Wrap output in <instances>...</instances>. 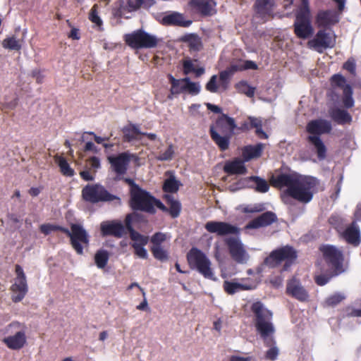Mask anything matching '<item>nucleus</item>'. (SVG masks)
I'll use <instances>...</instances> for the list:
<instances>
[{
	"mask_svg": "<svg viewBox=\"0 0 361 361\" xmlns=\"http://www.w3.org/2000/svg\"><path fill=\"white\" fill-rule=\"evenodd\" d=\"M270 182L276 188L286 187L285 195L303 204L312 200L317 184V180L314 177L286 173L273 175Z\"/></svg>",
	"mask_w": 361,
	"mask_h": 361,
	"instance_id": "nucleus-1",
	"label": "nucleus"
},
{
	"mask_svg": "<svg viewBox=\"0 0 361 361\" xmlns=\"http://www.w3.org/2000/svg\"><path fill=\"white\" fill-rule=\"evenodd\" d=\"M254 314V324L257 332L259 334L264 343L269 349L265 353V359L274 361L279 355V349L275 345L274 338L275 328L272 323L273 314L267 309L261 302H255L251 306Z\"/></svg>",
	"mask_w": 361,
	"mask_h": 361,
	"instance_id": "nucleus-2",
	"label": "nucleus"
},
{
	"mask_svg": "<svg viewBox=\"0 0 361 361\" xmlns=\"http://www.w3.org/2000/svg\"><path fill=\"white\" fill-rule=\"evenodd\" d=\"M129 206L133 211L154 214L156 208H163L164 204L147 190L139 188L130 195Z\"/></svg>",
	"mask_w": 361,
	"mask_h": 361,
	"instance_id": "nucleus-3",
	"label": "nucleus"
},
{
	"mask_svg": "<svg viewBox=\"0 0 361 361\" xmlns=\"http://www.w3.org/2000/svg\"><path fill=\"white\" fill-rule=\"evenodd\" d=\"M27 326L24 323L14 321L8 324L2 330L7 336L2 339L6 346L13 350H19L27 343Z\"/></svg>",
	"mask_w": 361,
	"mask_h": 361,
	"instance_id": "nucleus-4",
	"label": "nucleus"
},
{
	"mask_svg": "<svg viewBox=\"0 0 361 361\" xmlns=\"http://www.w3.org/2000/svg\"><path fill=\"white\" fill-rule=\"evenodd\" d=\"M293 30L295 36L299 39H306L312 36L314 28L311 22L308 0H302L301 6L295 13Z\"/></svg>",
	"mask_w": 361,
	"mask_h": 361,
	"instance_id": "nucleus-5",
	"label": "nucleus"
},
{
	"mask_svg": "<svg viewBox=\"0 0 361 361\" xmlns=\"http://www.w3.org/2000/svg\"><path fill=\"white\" fill-rule=\"evenodd\" d=\"M187 260L192 269H196L205 279L216 281L211 262L206 255L197 247H192L187 255Z\"/></svg>",
	"mask_w": 361,
	"mask_h": 361,
	"instance_id": "nucleus-6",
	"label": "nucleus"
},
{
	"mask_svg": "<svg viewBox=\"0 0 361 361\" xmlns=\"http://www.w3.org/2000/svg\"><path fill=\"white\" fill-rule=\"evenodd\" d=\"M81 196L83 201L90 204L107 202L121 199L118 196L110 193L106 188L100 183L87 184L82 188Z\"/></svg>",
	"mask_w": 361,
	"mask_h": 361,
	"instance_id": "nucleus-7",
	"label": "nucleus"
},
{
	"mask_svg": "<svg viewBox=\"0 0 361 361\" xmlns=\"http://www.w3.org/2000/svg\"><path fill=\"white\" fill-rule=\"evenodd\" d=\"M296 250L290 245L283 246L273 250L268 257L264 259L265 265L271 268L277 267L282 262H285L283 270L286 271L297 259Z\"/></svg>",
	"mask_w": 361,
	"mask_h": 361,
	"instance_id": "nucleus-8",
	"label": "nucleus"
},
{
	"mask_svg": "<svg viewBox=\"0 0 361 361\" xmlns=\"http://www.w3.org/2000/svg\"><path fill=\"white\" fill-rule=\"evenodd\" d=\"M123 39L128 47L134 49L154 48L159 42L156 36L150 35L142 29L124 35Z\"/></svg>",
	"mask_w": 361,
	"mask_h": 361,
	"instance_id": "nucleus-9",
	"label": "nucleus"
},
{
	"mask_svg": "<svg viewBox=\"0 0 361 361\" xmlns=\"http://www.w3.org/2000/svg\"><path fill=\"white\" fill-rule=\"evenodd\" d=\"M71 231L65 228L64 233L70 238L71 244L77 254H83V245H89V235L84 228L78 224H72Z\"/></svg>",
	"mask_w": 361,
	"mask_h": 361,
	"instance_id": "nucleus-10",
	"label": "nucleus"
},
{
	"mask_svg": "<svg viewBox=\"0 0 361 361\" xmlns=\"http://www.w3.org/2000/svg\"><path fill=\"white\" fill-rule=\"evenodd\" d=\"M16 277L14 283L10 290L12 293L11 300L13 302H19L23 300L28 292V285L25 274L19 264L15 266Z\"/></svg>",
	"mask_w": 361,
	"mask_h": 361,
	"instance_id": "nucleus-11",
	"label": "nucleus"
},
{
	"mask_svg": "<svg viewBox=\"0 0 361 361\" xmlns=\"http://www.w3.org/2000/svg\"><path fill=\"white\" fill-rule=\"evenodd\" d=\"M319 250L327 264L329 269L334 271V274H339L342 272V263L343 256L342 252L335 246L324 245L320 246Z\"/></svg>",
	"mask_w": 361,
	"mask_h": 361,
	"instance_id": "nucleus-12",
	"label": "nucleus"
},
{
	"mask_svg": "<svg viewBox=\"0 0 361 361\" xmlns=\"http://www.w3.org/2000/svg\"><path fill=\"white\" fill-rule=\"evenodd\" d=\"M166 234L161 232H156L150 238V251L157 260L161 262H167L169 259V252L163 243L166 240Z\"/></svg>",
	"mask_w": 361,
	"mask_h": 361,
	"instance_id": "nucleus-13",
	"label": "nucleus"
},
{
	"mask_svg": "<svg viewBox=\"0 0 361 361\" xmlns=\"http://www.w3.org/2000/svg\"><path fill=\"white\" fill-rule=\"evenodd\" d=\"M188 5L192 12L202 17H210L216 13L214 0H189Z\"/></svg>",
	"mask_w": 361,
	"mask_h": 361,
	"instance_id": "nucleus-14",
	"label": "nucleus"
},
{
	"mask_svg": "<svg viewBox=\"0 0 361 361\" xmlns=\"http://www.w3.org/2000/svg\"><path fill=\"white\" fill-rule=\"evenodd\" d=\"M229 253L232 259L237 263H245L249 255L245 250L240 240L235 238H228L226 240Z\"/></svg>",
	"mask_w": 361,
	"mask_h": 361,
	"instance_id": "nucleus-15",
	"label": "nucleus"
},
{
	"mask_svg": "<svg viewBox=\"0 0 361 361\" xmlns=\"http://www.w3.org/2000/svg\"><path fill=\"white\" fill-rule=\"evenodd\" d=\"M204 228L209 233H216L220 236L230 234L238 235L240 233L239 228L224 221H210L206 223Z\"/></svg>",
	"mask_w": 361,
	"mask_h": 361,
	"instance_id": "nucleus-16",
	"label": "nucleus"
},
{
	"mask_svg": "<svg viewBox=\"0 0 361 361\" xmlns=\"http://www.w3.org/2000/svg\"><path fill=\"white\" fill-rule=\"evenodd\" d=\"M361 221V210L357 209L355 213V220L345 228L343 237L346 242L353 246H358L361 242L360 232L357 221Z\"/></svg>",
	"mask_w": 361,
	"mask_h": 361,
	"instance_id": "nucleus-17",
	"label": "nucleus"
},
{
	"mask_svg": "<svg viewBox=\"0 0 361 361\" xmlns=\"http://www.w3.org/2000/svg\"><path fill=\"white\" fill-rule=\"evenodd\" d=\"M286 293L300 302H306L309 298L308 292L295 277L288 281Z\"/></svg>",
	"mask_w": 361,
	"mask_h": 361,
	"instance_id": "nucleus-18",
	"label": "nucleus"
},
{
	"mask_svg": "<svg viewBox=\"0 0 361 361\" xmlns=\"http://www.w3.org/2000/svg\"><path fill=\"white\" fill-rule=\"evenodd\" d=\"M100 229L103 236L111 235L116 238H121L126 234L123 224L118 220L102 222Z\"/></svg>",
	"mask_w": 361,
	"mask_h": 361,
	"instance_id": "nucleus-19",
	"label": "nucleus"
},
{
	"mask_svg": "<svg viewBox=\"0 0 361 361\" xmlns=\"http://www.w3.org/2000/svg\"><path fill=\"white\" fill-rule=\"evenodd\" d=\"M277 221L278 217L276 214L271 211H267L249 221L245 226V228L258 229L259 228L267 227Z\"/></svg>",
	"mask_w": 361,
	"mask_h": 361,
	"instance_id": "nucleus-20",
	"label": "nucleus"
},
{
	"mask_svg": "<svg viewBox=\"0 0 361 361\" xmlns=\"http://www.w3.org/2000/svg\"><path fill=\"white\" fill-rule=\"evenodd\" d=\"M161 23L165 26L188 27L192 25V21L186 19L183 13L171 11L162 17Z\"/></svg>",
	"mask_w": 361,
	"mask_h": 361,
	"instance_id": "nucleus-21",
	"label": "nucleus"
},
{
	"mask_svg": "<svg viewBox=\"0 0 361 361\" xmlns=\"http://www.w3.org/2000/svg\"><path fill=\"white\" fill-rule=\"evenodd\" d=\"M209 128H213L219 133L233 134L237 126L234 118L229 117L227 114H221Z\"/></svg>",
	"mask_w": 361,
	"mask_h": 361,
	"instance_id": "nucleus-22",
	"label": "nucleus"
},
{
	"mask_svg": "<svg viewBox=\"0 0 361 361\" xmlns=\"http://www.w3.org/2000/svg\"><path fill=\"white\" fill-rule=\"evenodd\" d=\"M332 130L330 121L325 119H315L310 121L306 126V130L310 135L320 136L322 134H329Z\"/></svg>",
	"mask_w": 361,
	"mask_h": 361,
	"instance_id": "nucleus-23",
	"label": "nucleus"
},
{
	"mask_svg": "<svg viewBox=\"0 0 361 361\" xmlns=\"http://www.w3.org/2000/svg\"><path fill=\"white\" fill-rule=\"evenodd\" d=\"M111 168L118 175H124L127 172L130 157L127 152H122L117 156L108 157Z\"/></svg>",
	"mask_w": 361,
	"mask_h": 361,
	"instance_id": "nucleus-24",
	"label": "nucleus"
},
{
	"mask_svg": "<svg viewBox=\"0 0 361 361\" xmlns=\"http://www.w3.org/2000/svg\"><path fill=\"white\" fill-rule=\"evenodd\" d=\"M274 6V0H256L254 8L257 16L266 22L273 17Z\"/></svg>",
	"mask_w": 361,
	"mask_h": 361,
	"instance_id": "nucleus-25",
	"label": "nucleus"
},
{
	"mask_svg": "<svg viewBox=\"0 0 361 361\" xmlns=\"http://www.w3.org/2000/svg\"><path fill=\"white\" fill-rule=\"evenodd\" d=\"M331 40L329 34L324 30H319L315 37L307 42L309 47L319 51L320 48L331 47Z\"/></svg>",
	"mask_w": 361,
	"mask_h": 361,
	"instance_id": "nucleus-26",
	"label": "nucleus"
},
{
	"mask_svg": "<svg viewBox=\"0 0 361 361\" xmlns=\"http://www.w3.org/2000/svg\"><path fill=\"white\" fill-rule=\"evenodd\" d=\"M131 240L133 241V243H131V247L134 250V254L141 259H147L148 254L145 246L149 242V237L140 234L131 238Z\"/></svg>",
	"mask_w": 361,
	"mask_h": 361,
	"instance_id": "nucleus-27",
	"label": "nucleus"
},
{
	"mask_svg": "<svg viewBox=\"0 0 361 361\" xmlns=\"http://www.w3.org/2000/svg\"><path fill=\"white\" fill-rule=\"evenodd\" d=\"M164 200L169 206L168 208L164 204L163 208H159L163 212L169 213L172 218H177L181 212V204L178 200L174 199L173 195L166 194L164 195Z\"/></svg>",
	"mask_w": 361,
	"mask_h": 361,
	"instance_id": "nucleus-28",
	"label": "nucleus"
},
{
	"mask_svg": "<svg viewBox=\"0 0 361 361\" xmlns=\"http://www.w3.org/2000/svg\"><path fill=\"white\" fill-rule=\"evenodd\" d=\"M316 22L318 27H326L329 25H334L338 22V19L336 13L331 11H321L316 17Z\"/></svg>",
	"mask_w": 361,
	"mask_h": 361,
	"instance_id": "nucleus-29",
	"label": "nucleus"
},
{
	"mask_svg": "<svg viewBox=\"0 0 361 361\" xmlns=\"http://www.w3.org/2000/svg\"><path fill=\"white\" fill-rule=\"evenodd\" d=\"M209 135L213 142L217 145L220 151L224 152L229 148L230 140L233 134H223L221 135L217 130L209 128Z\"/></svg>",
	"mask_w": 361,
	"mask_h": 361,
	"instance_id": "nucleus-30",
	"label": "nucleus"
},
{
	"mask_svg": "<svg viewBox=\"0 0 361 361\" xmlns=\"http://www.w3.org/2000/svg\"><path fill=\"white\" fill-rule=\"evenodd\" d=\"M331 118L339 125L350 124L352 116L345 109L334 108L329 111Z\"/></svg>",
	"mask_w": 361,
	"mask_h": 361,
	"instance_id": "nucleus-31",
	"label": "nucleus"
},
{
	"mask_svg": "<svg viewBox=\"0 0 361 361\" xmlns=\"http://www.w3.org/2000/svg\"><path fill=\"white\" fill-rule=\"evenodd\" d=\"M121 131L123 134V140L128 142L138 140L137 136L142 134L139 126L131 123L125 126Z\"/></svg>",
	"mask_w": 361,
	"mask_h": 361,
	"instance_id": "nucleus-32",
	"label": "nucleus"
},
{
	"mask_svg": "<svg viewBox=\"0 0 361 361\" xmlns=\"http://www.w3.org/2000/svg\"><path fill=\"white\" fill-rule=\"evenodd\" d=\"M307 141L314 145L317 157L319 160H324L326 157V147L319 136L309 135Z\"/></svg>",
	"mask_w": 361,
	"mask_h": 361,
	"instance_id": "nucleus-33",
	"label": "nucleus"
},
{
	"mask_svg": "<svg viewBox=\"0 0 361 361\" xmlns=\"http://www.w3.org/2000/svg\"><path fill=\"white\" fill-rule=\"evenodd\" d=\"M224 171L231 175L245 174L247 171L243 163L238 159L229 161L224 165Z\"/></svg>",
	"mask_w": 361,
	"mask_h": 361,
	"instance_id": "nucleus-34",
	"label": "nucleus"
},
{
	"mask_svg": "<svg viewBox=\"0 0 361 361\" xmlns=\"http://www.w3.org/2000/svg\"><path fill=\"white\" fill-rule=\"evenodd\" d=\"M223 288L227 294L233 295L240 290H252L255 288V286L229 281H224Z\"/></svg>",
	"mask_w": 361,
	"mask_h": 361,
	"instance_id": "nucleus-35",
	"label": "nucleus"
},
{
	"mask_svg": "<svg viewBox=\"0 0 361 361\" xmlns=\"http://www.w3.org/2000/svg\"><path fill=\"white\" fill-rule=\"evenodd\" d=\"M139 216H140V214L133 212V213L127 214L125 217L123 225H124V227L126 228V232L129 233L130 239L134 238L135 236H137V235L141 234L134 229L133 225V223L134 221H137Z\"/></svg>",
	"mask_w": 361,
	"mask_h": 361,
	"instance_id": "nucleus-36",
	"label": "nucleus"
},
{
	"mask_svg": "<svg viewBox=\"0 0 361 361\" xmlns=\"http://www.w3.org/2000/svg\"><path fill=\"white\" fill-rule=\"evenodd\" d=\"M55 161L60 168L61 173L67 177H72L75 175V171L72 169L68 163L66 158L61 156H56Z\"/></svg>",
	"mask_w": 361,
	"mask_h": 361,
	"instance_id": "nucleus-37",
	"label": "nucleus"
},
{
	"mask_svg": "<svg viewBox=\"0 0 361 361\" xmlns=\"http://www.w3.org/2000/svg\"><path fill=\"white\" fill-rule=\"evenodd\" d=\"M109 256V252L106 250L100 249L97 250L94 257V263L97 268L104 269L108 264Z\"/></svg>",
	"mask_w": 361,
	"mask_h": 361,
	"instance_id": "nucleus-38",
	"label": "nucleus"
},
{
	"mask_svg": "<svg viewBox=\"0 0 361 361\" xmlns=\"http://www.w3.org/2000/svg\"><path fill=\"white\" fill-rule=\"evenodd\" d=\"M128 11H135L141 7L149 8L155 4L154 0H128Z\"/></svg>",
	"mask_w": 361,
	"mask_h": 361,
	"instance_id": "nucleus-39",
	"label": "nucleus"
},
{
	"mask_svg": "<svg viewBox=\"0 0 361 361\" xmlns=\"http://www.w3.org/2000/svg\"><path fill=\"white\" fill-rule=\"evenodd\" d=\"M167 78L171 84L170 93L173 95H177L181 92H184L183 90V79H176L171 74H168Z\"/></svg>",
	"mask_w": 361,
	"mask_h": 361,
	"instance_id": "nucleus-40",
	"label": "nucleus"
},
{
	"mask_svg": "<svg viewBox=\"0 0 361 361\" xmlns=\"http://www.w3.org/2000/svg\"><path fill=\"white\" fill-rule=\"evenodd\" d=\"M353 89L350 85H346L343 90L342 103L346 109L354 106L355 101L353 98Z\"/></svg>",
	"mask_w": 361,
	"mask_h": 361,
	"instance_id": "nucleus-41",
	"label": "nucleus"
},
{
	"mask_svg": "<svg viewBox=\"0 0 361 361\" xmlns=\"http://www.w3.org/2000/svg\"><path fill=\"white\" fill-rule=\"evenodd\" d=\"M263 145L259 143L256 145H249L244 148V157L248 159L259 157L262 154Z\"/></svg>",
	"mask_w": 361,
	"mask_h": 361,
	"instance_id": "nucleus-42",
	"label": "nucleus"
},
{
	"mask_svg": "<svg viewBox=\"0 0 361 361\" xmlns=\"http://www.w3.org/2000/svg\"><path fill=\"white\" fill-rule=\"evenodd\" d=\"M2 47L9 50L19 51L22 48V42L13 35L3 40Z\"/></svg>",
	"mask_w": 361,
	"mask_h": 361,
	"instance_id": "nucleus-43",
	"label": "nucleus"
},
{
	"mask_svg": "<svg viewBox=\"0 0 361 361\" xmlns=\"http://www.w3.org/2000/svg\"><path fill=\"white\" fill-rule=\"evenodd\" d=\"M184 84L183 90L192 95H196L200 92V86L198 83L191 82L189 78H183Z\"/></svg>",
	"mask_w": 361,
	"mask_h": 361,
	"instance_id": "nucleus-44",
	"label": "nucleus"
},
{
	"mask_svg": "<svg viewBox=\"0 0 361 361\" xmlns=\"http://www.w3.org/2000/svg\"><path fill=\"white\" fill-rule=\"evenodd\" d=\"M179 188V182L173 176L165 180L162 189L165 192H176Z\"/></svg>",
	"mask_w": 361,
	"mask_h": 361,
	"instance_id": "nucleus-45",
	"label": "nucleus"
},
{
	"mask_svg": "<svg viewBox=\"0 0 361 361\" xmlns=\"http://www.w3.org/2000/svg\"><path fill=\"white\" fill-rule=\"evenodd\" d=\"M250 180L255 183V190L257 192L264 193L269 190V185L264 179L259 176H250Z\"/></svg>",
	"mask_w": 361,
	"mask_h": 361,
	"instance_id": "nucleus-46",
	"label": "nucleus"
},
{
	"mask_svg": "<svg viewBox=\"0 0 361 361\" xmlns=\"http://www.w3.org/2000/svg\"><path fill=\"white\" fill-rule=\"evenodd\" d=\"M233 69L237 72L249 69L257 70V65L252 61H239L238 63H233Z\"/></svg>",
	"mask_w": 361,
	"mask_h": 361,
	"instance_id": "nucleus-47",
	"label": "nucleus"
},
{
	"mask_svg": "<svg viewBox=\"0 0 361 361\" xmlns=\"http://www.w3.org/2000/svg\"><path fill=\"white\" fill-rule=\"evenodd\" d=\"M337 275L338 274H334L333 270L329 269L326 273L316 275L314 276V281L318 286H322L326 285L333 276Z\"/></svg>",
	"mask_w": 361,
	"mask_h": 361,
	"instance_id": "nucleus-48",
	"label": "nucleus"
},
{
	"mask_svg": "<svg viewBox=\"0 0 361 361\" xmlns=\"http://www.w3.org/2000/svg\"><path fill=\"white\" fill-rule=\"evenodd\" d=\"M236 89L239 92L245 94L248 97H252L255 92V88L249 85L245 81L238 82L236 85Z\"/></svg>",
	"mask_w": 361,
	"mask_h": 361,
	"instance_id": "nucleus-49",
	"label": "nucleus"
},
{
	"mask_svg": "<svg viewBox=\"0 0 361 361\" xmlns=\"http://www.w3.org/2000/svg\"><path fill=\"white\" fill-rule=\"evenodd\" d=\"M65 227L61 226L51 224H42L39 227V231L43 234L47 235L52 231H61L64 233Z\"/></svg>",
	"mask_w": 361,
	"mask_h": 361,
	"instance_id": "nucleus-50",
	"label": "nucleus"
},
{
	"mask_svg": "<svg viewBox=\"0 0 361 361\" xmlns=\"http://www.w3.org/2000/svg\"><path fill=\"white\" fill-rule=\"evenodd\" d=\"M174 147L173 144H170L164 152H160L156 159L159 161H170L174 155Z\"/></svg>",
	"mask_w": 361,
	"mask_h": 361,
	"instance_id": "nucleus-51",
	"label": "nucleus"
},
{
	"mask_svg": "<svg viewBox=\"0 0 361 361\" xmlns=\"http://www.w3.org/2000/svg\"><path fill=\"white\" fill-rule=\"evenodd\" d=\"M184 41L188 42L190 47L194 50L198 51L201 47V42L197 35L190 34L184 37Z\"/></svg>",
	"mask_w": 361,
	"mask_h": 361,
	"instance_id": "nucleus-52",
	"label": "nucleus"
},
{
	"mask_svg": "<svg viewBox=\"0 0 361 361\" xmlns=\"http://www.w3.org/2000/svg\"><path fill=\"white\" fill-rule=\"evenodd\" d=\"M253 128H255V133L258 137L261 139H267V135L262 129V124L261 120L257 118L252 120Z\"/></svg>",
	"mask_w": 361,
	"mask_h": 361,
	"instance_id": "nucleus-53",
	"label": "nucleus"
},
{
	"mask_svg": "<svg viewBox=\"0 0 361 361\" xmlns=\"http://www.w3.org/2000/svg\"><path fill=\"white\" fill-rule=\"evenodd\" d=\"M128 6L124 5L123 2L120 3L118 6L114 7L112 9V14L115 18H122L124 16L126 13H130L128 11Z\"/></svg>",
	"mask_w": 361,
	"mask_h": 361,
	"instance_id": "nucleus-54",
	"label": "nucleus"
},
{
	"mask_svg": "<svg viewBox=\"0 0 361 361\" xmlns=\"http://www.w3.org/2000/svg\"><path fill=\"white\" fill-rule=\"evenodd\" d=\"M233 63L231 64L229 67H228L226 70L220 72L219 73V80L221 82L224 83H227L229 78L231 75H232L233 73L237 72V71H234L233 69Z\"/></svg>",
	"mask_w": 361,
	"mask_h": 361,
	"instance_id": "nucleus-55",
	"label": "nucleus"
},
{
	"mask_svg": "<svg viewBox=\"0 0 361 361\" xmlns=\"http://www.w3.org/2000/svg\"><path fill=\"white\" fill-rule=\"evenodd\" d=\"M344 298L345 297L343 295L336 293L328 297L325 302L328 306L334 307L339 304Z\"/></svg>",
	"mask_w": 361,
	"mask_h": 361,
	"instance_id": "nucleus-56",
	"label": "nucleus"
},
{
	"mask_svg": "<svg viewBox=\"0 0 361 361\" xmlns=\"http://www.w3.org/2000/svg\"><path fill=\"white\" fill-rule=\"evenodd\" d=\"M89 19L93 23H95L97 26H101L102 25V20L100 17L98 16L97 12V5L94 4L90 13Z\"/></svg>",
	"mask_w": 361,
	"mask_h": 361,
	"instance_id": "nucleus-57",
	"label": "nucleus"
},
{
	"mask_svg": "<svg viewBox=\"0 0 361 361\" xmlns=\"http://www.w3.org/2000/svg\"><path fill=\"white\" fill-rule=\"evenodd\" d=\"M331 80L336 86L342 88L343 90H344V87L347 85L345 84V78L340 74H334L332 75Z\"/></svg>",
	"mask_w": 361,
	"mask_h": 361,
	"instance_id": "nucleus-58",
	"label": "nucleus"
},
{
	"mask_svg": "<svg viewBox=\"0 0 361 361\" xmlns=\"http://www.w3.org/2000/svg\"><path fill=\"white\" fill-rule=\"evenodd\" d=\"M217 76L214 75L211 77L210 80L206 84L205 88L210 92H216L218 90V86L216 84Z\"/></svg>",
	"mask_w": 361,
	"mask_h": 361,
	"instance_id": "nucleus-59",
	"label": "nucleus"
},
{
	"mask_svg": "<svg viewBox=\"0 0 361 361\" xmlns=\"http://www.w3.org/2000/svg\"><path fill=\"white\" fill-rule=\"evenodd\" d=\"M343 68L348 71L351 74H354L355 73L356 66L355 63L353 60H348L343 64Z\"/></svg>",
	"mask_w": 361,
	"mask_h": 361,
	"instance_id": "nucleus-60",
	"label": "nucleus"
},
{
	"mask_svg": "<svg viewBox=\"0 0 361 361\" xmlns=\"http://www.w3.org/2000/svg\"><path fill=\"white\" fill-rule=\"evenodd\" d=\"M283 279L281 276H276L270 279V283L275 288H279L283 285Z\"/></svg>",
	"mask_w": 361,
	"mask_h": 361,
	"instance_id": "nucleus-61",
	"label": "nucleus"
},
{
	"mask_svg": "<svg viewBox=\"0 0 361 361\" xmlns=\"http://www.w3.org/2000/svg\"><path fill=\"white\" fill-rule=\"evenodd\" d=\"M123 180L130 187L129 192L130 195L136 191L137 190H138L139 188H140V187L137 183H135V181L131 178H125Z\"/></svg>",
	"mask_w": 361,
	"mask_h": 361,
	"instance_id": "nucleus-62",
	"label": "nucleus"
},
{
	"mask_svg": "<svg viewBox=\"0 0 361 361\" xmlns=\"http://www.w3.org/2000/svg\"><path fill=\"white\" fill-rule=\"evenodd\" d=\"M248 119L250 121L249 122L245 121L241 123L240 126L239 127V130L241 131H247L253 128L252 120L257 118L254 117H249Z\"/></svg>",
	"mask_w": 361,
	"mask_h": 361,
	"instance_id": "nucleus-63",
	"label": "nucleus"
},
{
	"mask_svg": "<svg viewBox=\"0 0 361 361\" xmlns=\"http://www.w3.org/2000/svg\"><path fill=\"white\" fill-rule=\"evenodd\" d=\"M183 67L185 75H188L192 72L195 68L193 63L190 60L185 61L183 63Z\"/></svg>",
	"mask_w": 361,
	"mask_h": 361,
	"instance_id": "nucleus-64",
	"label": "nucleus"
}]
</instances>
